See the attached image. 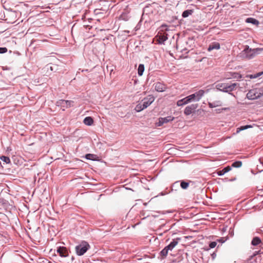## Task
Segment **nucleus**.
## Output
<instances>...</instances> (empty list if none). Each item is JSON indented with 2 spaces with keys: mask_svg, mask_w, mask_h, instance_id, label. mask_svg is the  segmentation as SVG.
<instances>
[{
  "mask_svg": "<svg viewBox=\"0 0 263 263\" xmlns=\"http://www.w3.org/2000/svg\"><path fill=\"white\" fill-rule=\"evenodd\" d=\"M167 40V37L165 35H161L159 36V42L160 44L163 43Z\"/></svg>",
  "mask_w": 263,
  "mask_h": 263,
  "instance_id": "obj_24",
  "label": "nucleus"
},
{
  "mask_svg": "<svg viewBox=\"0 0 263 263\" xmlns=\"http://www.w3.org/2000/svg\"><path fill=\"white\" fill-rule=\"evenodd\" d=\"M209 107L210 108H214V107H218V106H220L222 105V102L218 100V101H215L213 102H209Z\"/></svg>",
  "mask_w": 263,
  "mask_h": 263,
  "instance_id": "obj_14",
  "label": "nucleus"
},
{
  "mask_svg": "<svg viewBox=\"0 0 263 263\" xmlns=\"http://www.w3.org/2000/svg\"><path fill=\"white\" fill-rule=\"evenodd\" d=\"M161 28H162V30H168V26L165 24H163L161 26Z\"/></svg>",
  "mask_w": 263,
  "mask_h": 263,
  "instance_id": "obj_32",
  "label": "nucleus"
},
{
  "mask_svg": "<svg viewBox=\"0 0 263 263\" xmlns=\"http://www.w3.org/2000/svg\"><path fill=\"white\" fill-rule=\"evenodd\" d=\"M50 69H51V70H52V67H50Z\"/></svg>",
  "mask_w": 263,
  "mask_h": 263,
  "instance_id": "obj_39",
  "label": "nucleus"
},
{
  "mask_svg": "<svg viewBox=\"0 0 263 263\" xmlns=\"http://www.w3.org/2000/svg\"><path fill=\"white\" fill-rule=\"evenodd\" d=\"M185 104H186V102L185 101L184 98L178 100L177 102V105L178 106H181Z\"/></svg>",
  "mask_w": 263,
  "mask_h": 263,
  "instance_id": "obj_29",
  "label": "nucleus"
},
{
  "mask_svg": "<svg viewBox=\"0 0 263 263\" xmlns=\"http://www.w3.org/2000/svg\"><path fill=\"white\" fill-rule=\"evenodd\" d=\"M165 249H167V250L168 251L169 250L170 251H172L173 249L172 248V247H171V246L168 245H167V246H166L165 247Z\"/></svg>",
  "mask_w": 263,
  "mask_h": 263,
  "instance_id": "obj_34",
  "label": "nucleus"
},
{
  "mask_svg": "<svg viewBox=\"0 0 263 263\" xmlns=\"http://www.w3.org/2000/svg\"><path fill=\"white\" fill-rule=\"evenodd\" d=\"M261 242V239L258 237H255L253 238L251 244L253 246H256Z\"/></svg>",
  "mask_w": 263,
  "mask_h": 263,
  "instance_id": "obj_16",
  "label": "nucleus"
},
{
  "mask_svg": "<svg viewBox=\"0 0 263 263\" xmlns=\"http://www.w3.org/2000/svg\"><path fill=\"white\" fill-rule=\"evenodd\" d=\"M263 94L262 90L259 88L250 90L247 94V98L249 100H255L259 98Z\"/></svg>",
  "mask_w": 263,
  "mask_h": 263,
  "instance_id": "obj_5",
  "label": "nucleus"
},
{
  "mask_svg": "<svg viewBox=\"0 0 263 263\" xmlns=\"http://www.w3.org/2000/svg\"><path fill=\"white\" fill-rule=\"evenodd\" d=\"M83 122L85 125L90 126L93 124V120L91 117H87L84 118Z\"/></svg>",
  "mask_w": 263,
  "mask_h": 263,
  "instance_id": "obj_15",
  "label": "nucleus"
},
{
  "mask_svg": "<svg viewBox=\"0 0 263 263\" xmlns=\"http://www.w3.org/2000/svg\"><path fill=\"white\" fill-rule=\"evenodd\" d=\"M8 49L6 47H0V53H4L7 52Z\"/></svg>",
  "mask_w": 263,
  "mask_h": 263,
  "instance_id": "obj_31",
  "label": "nucleus"
},
{
  "mask_svg": "<svg viewBox=\"0 0 263 263\" xmlns=\"http://www.w3.org/2000/svg\"><path fill=\"white\" fill-rule=\"evenodd\" d=\"M194 11L193 10H186L182 12V16L184 18L188 17L190 15L192 14Z\"/></svg>",
  "mask_w": 263,
  "mask_h": 263,
  "instance_id": "obj_21",
  "label": "nucleus"
},
{
  "mask_svg": "<svg viewBox=\"0 0 263 263\" xmlns=\"http://www.w3.org/2000/svg\"><path fill=\"white\" fill-rule=\"evenodd\" d=\"M262 74H263V71H261V72L256 73L255 74H248L247 76V77L251 79H256V78H257L258 77L261 76Z\"/></svg>",
  "mask_w": 263,
  "mask_h": 263,
  "instance_id": "obj_18",
  "label": "nucleus"
},
{
  "mask_svg": "<svg viewBox=\"0 0 263 263\" xmlns=\"http://www.w3.org/2000/svg\"><path fill=\"white\" fill-rule=\"evenodd\" d=\"M259 161H260V164L263 165V161L261 160V158H259Z\"/></svg>",
  "mask_w": 263,
  "mask_h": 263,
  "instance_id": "obj_38",
  "label": "nucleus"
},
{
  "mask_svg": "<svg viewBox=\"0 0 263 263\" xmlns=\"http://www.w3.org/2000/svg\"><path fill=\"white\" fill-rule=\"evenodd\" d=\"M0 159L7 164L10 163V159L8 157L2 156L0 157Z\"/></svg>",
  "mask_w": 263,
  "mask_h": 263,
  "instance_id": "obj_27",
  "label": "nucleus"
},
{
  "mask_svg": "<svg viewBox=\"0 0 263 263\" xmlns=\"http://www.w3.org/2000/svg\"><path fill=\"white\" fill-rule=\"evenodd\" d=\"M144 71V66L143 64H140L138 68V74L139 76H141Z\"/></svg>",
  "mask_w": 263,
  "mask_h": 263,
  "instance_id": "obj_22",
  "label": "nucleus"
},
{
  "mask_svg": "<svg viewBox=\"0 0 263 263\" xmlns=\"http://www.w3.org/2000/svg\"><path fill=\"white\" fill-rule=\"evenodd\" d=\"M57 253L62 257H66L68 256V251L67 248L64 246L57 247Z\"/></svg>",
  "mask_w": 263,
  "mask_h": 263,
  "instance_id": "obj_7",
  "label": "nucleus"
},
{
  "mask_svg": "<svg viewBox=\"0 0 263 263\" xmlns=\"http://www.w3.org/2000/svg\"><path fill=\"white\" fill-rule=\"evenodd\" d=\"M154 85L155 89L158 92L164 91L166 89V85L164 84L159 82L155 83Z\"/></svg>",
  "mask_w": 263,
  "mask_h": 263,
  "instance_id": "obj_9",
  "label": "nucleus"
},
{
  "mask_svg": "<svg viewBox=\"0 0 263 263\" xmlns=\"http://www.w3.org/2000/svg\"><path fill=\"white\" fill-rule=\"evenodd\" d=\"M90 248L89 244L87 242H83L81 244L77 246L75 248L77 255H83Z\"/></svg>",
  "mask_w": 263,
  "mask_h": 263,
  "instance_id": "obj_6",
  "label": "nucleus"
},
{
  "mask_svg": "<svg viewBox=\"0 0 263 263\" xmlns=\"http://www.w3.org/2000/svg\"><path fill=\"white\" fill-rule=\"evenodd\" d=\"M204 92H205L203 90L200 89L197 92L185 97L184 99L186 102V104L191 102L199 101L203 96Z\"/></svg>",
  "mask_w": 263,
  "mask_h": 263,
  "instance_id": "obj_4",
  "label": "nucleus"
},
{
  "mask_svg": "<svg viewBox=\"0 0 263 263\" xmlns=\"http://www.w3.org/2000/svg\"><path fill=\"white\" fill-rule=\"evenodd\" d=\"M258 49H252L249 48L248 46L245 47V48L241 51L238 54V57L243 59L249 60L252 59L256 51L258 50Z\"/></svg>",
  "mask_w": 263,
  "mask_h": 263,
  "instance_id": "obj_3",
  "label": "nucleus"
},
{
  "mask_svg": "<svg viewBox=\"0 0 263 263\" xmlns=\"http://www.w3.org/2000/svg\"><path fill=\"white\" fill-rule=\"evenodd\" d=\"M178 184H179V181H176L175 182V183H173V184L172 185V188H174V187H176V186H177L178 185Z\"/></svg>",
  "mask_w": 263,
  "mask_h": 263,
  "instance_id": "obj_35",
  "label": "nucleus"
},
{
  "mask_svg": "<svg viewBox=\"0 0 263 263\" xmlns=\"http://www.w3.org/2000/svg\"><path fill=\"white\" fill-rule=\"evenodd\" d=\"M220 48V44L218 42H213L211 44L209 45L208 50L209 51H211L214 49H219Z\"/></svg>",
  "mask_w": 263,
  "mask_h": 263,
  "instance_id": "obj_11",
  "label": "nucleus"
},
{
  "mask_svg": "<svg viewBox=\"0 0 263 263\" xmlns=\"http://www.w3.org/2000/svg\"><path fill=\"white\" fill-rule=\"evenodd\" d=\"M60 103L63 106H66L68 107H70L71 105H72L73 102L72 101L61 100L59 102H58V103Z\"/></svg>",
  "mask_w": 263,
  "mask_h": 263,
  "instance_id": "obj_12",
  "label": "nucleus"
},
{
  "mask_svg": "<svg viewBox=\"0 0 263 263\" xmlns=\"http://www.w3.org/2000/svg\"><path fill=\"white\" fill-rule=\"evenodd\" d=\"M10 89H12V90L11 91L12 93H15V94L17 93V92H18L17 88H15L14 87H13L12 88L10 87Z\"/></svg>",
  "mask_w": 263,
  "mask_h": 263,
  "instance_id": "obj_33",
  "label": "nucleus"
},
{
  "mask_svg": "<svg viewBox=\"0 0 263 263\" xmlns=\"http://www.w3.org/2000/svg\"><path fill=\"white\" fill-rule=\"evenodd\" d=\"M155 100L153 95H148L143 99L135 107V110L140 112L149 106Z\"/></svg>",
  "mask_w": 263,
  "mask_h": 263,
  "instance_id": "obj_2",
  "label": "nucleus"
},
{
  "mask_svg": "<svg viewBox=\"0 0 263 263\" xmlns=\"http://www.w3.org/2000/svg\"><path fill=\"white\" fill-rule=\"evenodd\" d=\"M181 240L180 238H176L174 239L171 242V243L169 244L171 247H172L173 249H174L178 243L179 241Z\"/></svg>",
  "mask_w": 263,
  "mask_h": 263,
  "instance_id": "obj_20",
  "label": "nucleus"
},
{
  "mask_svg": "<svg viewBox=\"0 0 263 263\" xmlns=\"http://www.w3.org/2000/svg\"><path fill=\"white\" fill-rule=\"evenodd\" d=\"M217 245V242L216 241H212L210 243L209 247L210 248H215Z\"/></svg>",
  "mask_w": 263,
  "mask_h": 263,
  "instance_id": "obj_30",
  "label": "nucleus"
},
{
  "mask_svg": "<svg viewBox=\"0 0 263 263\" xmlns=\"http://www.w3.org/2000/svg\"><path fill=\"white\" fill-rule=\"evenodd\" d=\"M198 107V104H191L190 105H189L185 107L184 110V114L186 115L189 116L194 112L196 109Z\"/></svg>",
  "mask_w": 263,
  "mask_h": 263,
  "instance_id": "obj_8",
  "label": "nucleus"
},
{
  "mask_svg": "<svg viewBox=\"0 0 263 263\" xmlns=\"http://www.w3.org/2000/svg\"><path fill=\"white\" fill-rule=\"evenodd\" d=\"M252 126L250 125H247L245 126H241L237 128L236 133H239L240 131L247 129L249 128H251Z\"/></svg>",
  "mask_w": 263,
  "mask_h": 263,
  "instance_id": "obj_23",
  "label": "nucleus"
},
{
  "mask_svg": "<svg viewBox=\"0 0 263 263\" xmlns=\"http://www.w3.org/2000/svg\"><path fill=\"white\" fill-rule=\"evenodd\" d=\"M218 241L221 242V243H223L224 242V240H223L222 238L217 239Z\"/></svg>",
  "mask_w": 263,
  "mask_h": 263,
  "instance_id": "obj_37",
  "label": "nucleus"
},
{
  "mask_svg": "<svg viewBox=\"0 0 263 263\" xmlns=\"http://www.w3.org/2000/svg\"><path fill=\"white\" fill-rule=\"evenodd\" d=\"M85 158L88 160L95 161L97 160L98 156L95 154H88L85 155Z\"/></svg>",
  "mask_w": 263,
  "mask_h": 263,
  "instance_id": "obj_19",
  "label": "nucleus"
},
{
  "mask_svg": "<svg viewBox=\"0 0 263 263\" xmlns=\"http://www.w3.org/2000/svg\"><path fill=\"white\" fill-rule=\"evenodd\" d=\"M237 86H239V84L237 83L232 84L227 83H219L216 85L215 87L217 90L219 91L232 95L231 92L235 90Z\"/></svg>",
  "mask_w": 263,
  "mask_h": 263,
  "instance_id": "obj_1",
  "label": "nucleus"
},
{
  "mask_svg": "<svg viewBox=\"0 0 263 263\" xmlns=\"http://www.w3.org/2000/svg\"><path fill=\"white\" fill-rule=\"evenodd\" d=\"M168 251L166 249H165V248H164L163 249H162L160 254L161 255V256H162L163 258L166 257V256L167 255V254H168Z\"/></svg>",
  "mask_w": 263,
  "mask_h": 263,
  "instance_id": "obj_28",
  "label": "nucleus"
},
{
  "mask_svg": "<svg viewBox=\"0 0 263 263\" xmlns=\"http://www.w3.org/2000/svg\"><path fill=\"white\" fill-rule=\"evenodd\" d=\"M174 119V117L172 116H167L164 118H160L159 119L158 125L161 126L164 123H166L168 122L172 121Z\"/></svg>",
  "mask_w": 263,
  "mask_h": 263,
  "instance_id": "obj_10",
  "label": "nucleus"
},
{
  "mask_svg": "<svg viewBox=\"0 0 263 263\" xmlns=\"http://www.w3.org/2000/svg\"><path fill=\"white\" fill-rule=\"evenodd\" d=\"M231 166H227L223 168L222 170L218 171L217 174L218 176H222L226 173H228V172L231 171Z\"/></svg>",
  "mask_w": 263,
  "mask_h": 263,
  "instance_id": "obj_13",
  "label": "nucleus"
},
{
  "mask_svg": "<svg viewBox=\"0 0 263 263\" xmlns=\"http://www.w3.org/2000/svg\"><path fill=\"white\" fill-rule=\"evenodd\" d=\"M241 165H242V162L240 161H235V162H233L232 164L231 167H233L238 168V167H240Z\"/></svg>",
  "mask_w": 263,
  "mask_h": 263,
  "instance_id": "obj_25",
  "label": "nucleus"
},
{
  "mask_svg": "<svg viewBox=\"0 0 263 263\" xmlns=\"http://www.w3.org/2000/svg\"><path fill=\"white\" fill-rule=\"evenodd\" d=\"M211 256L213 259H214L216 256V253L214 252L211 254Z\"/></svg>",
  "mask_w": 263,
  "mask_h": 263,
  "instance_id": "obj_36",
  "label": "nucleus"
},
{
  "mask_svg": "<svg viewBox=\"0 0 263 263\" xmlns=\"http://www.w3.org/2000/svg\"><path fill=\"white\" fill-rule=\"evenodd\" d=\"M189 186V183L184 181H181L180 182V186L182 189H186Z\"/></svg>",
  "mask_w": 263,
  "mask_h": 263,
  "instance_id": "obj_26",
  "label": "nucleus"
},
{
  "mask_svg": "<svg viewBox=\"0 0 263 263\" xmlns=\"http://www.w3.org/2000/svg\"><path fill=\"white\" fill-rule=\"evenodd\" d=\"M246 22H247L248 23H251V24H252L253 25H257L259 24V22L257 20H256L254 18H252V17L247 18L246 20Z\"/></svg>",
  "mask_w": 263,
  "mask_h": 263,
  "instance_id": "obj_17",
  "label": "nucleus"
}]
</instances>
